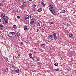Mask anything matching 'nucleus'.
I'll return each instance as SVG.
<instances>
[{"instance_id":"33","label":"nucleus","mask_w":76,"mask_h":76,"mask_svg":"<svg viewBox=\"0 0 76 76\" xmlns=\"http://www.w3.org/2000/svg\"><path fill=\"white\" fill-rule=\"evenodd\" d=\"M37 64L39 65L41 64V62H37Z\"/></svg>"},{"instance_id":"8","label":"nucleus","mask_w":76,"mask_h":76,"mask_svg":"<svg viewBox=\"0 0 76 76\" xmlns=\"http://www.w3.org/2000/svg\"><path fill=\"white\" fill-rule=\"evenodd\" d=\"M20 8L22 10H23L25 9V7H24V6L23 5H22L21 6H20Z\"/></svg>"},{"instance_id":"4","label":"nucleus","mask_w":76,"mask_h":76,"mask_svg":"<svg viewBox=\"0 0 76 76\" xmlns=\"http://www.w3.org/2000/svg\"><path fill=\"white\" fill-rule=\"evenodd\" d=\"M14 70L15 71L16 73H18V72H19V68H18L17 67H15V69H14Z\"/></svg>"},{"instance_id":"40","label":"nucleus","mask_w":76,"mask_h":76,"mask_svg":"<svg viewBox=\"0 0 76 76\" xmlns=\"http://www.w3.org/2000/svg\"><path fill=\"white\" fill-rule=\"evenodd\" d=\"M16 12H17V13H19V12H18V10L16 11Z\"/></svg>"},{"instance_id":"13","label":"nucleus","mask_w":76,"mask_h":76,"mask_svg":"<svg viewBox=\"0 0 76 76\" xmlns=\"http://www.w3.org/2000/svg\"><path fill=\"white\" fill-rule=\"evenodd\" d=\"M42 9L41 8H40L37 11L38 12H41V11H42Z\"/></svg>"},{"instance_id":"5","label":"nucleus","mask_w":76,"mask_h":76,"mask_svg":"<svg viewBox=\"0 0 76 76\" xmlns=\"http://www.w3.org/2000/svg\"><path fill=\"white\" fill-rule=\"evenodd\" d=\"M56 35H57L56 34V33L53 34V36L54 38L55 39H57V36H56Z\"/></svg>"},{"instance_id":"35","label":"nucleus","mask_w":76,"mask_h":76,"mask_svg":"<svg viewBox=\"0 0 76 76\" xmlns=\"http://www.w3.org/2000/svg\"><path fill=\"white\" fill-rule=\"evenodd\" d=\"M6 70L7 71H8V70H9V69L7 67V68L6 69Z\"/></svg>"},{"instance_id":"18","label":"nucleus","mask_w":76,"mask_h":76,"mask_svg":"<svg viewBox=\"0 0 76 76\" xmlns=\"http://www.w3.org/2000/svg\"><path fill=\"white\" fill-rule=\"evenodd\" d=\"M48 38H50V39H51V38H52L53 36H52V35H50L48 36Z\"/></svg>"},{"instance_id":"9","label":"nucleus","mask_w":76,"mask_h":76,"mask_svg":"<svg viewBox=\"0 0 76 76\" xmlns=\"http://www.w3.org/2000/svg\"><path fill=\"white\" fill-rule=\"evenodd\" d=\"M3 23L4 25L7 24V20H4Z\"/></svg>"},{"instance_id":"37","label":"nucleus","mask_w":76,"mask_h":76,"mask_svg":"<svg viewBox=\"0 0 76 76\" xmlns=\"http://www.w3.org/2000/svg\"><path fill=\"white\" fill-rule=\"evenodd\" d=\"M12 67L13 69H15V66H12Z\"/></svg>"},{"instance_id":"43","label":"nucleus","mask_w":76,"mask_h":76,"mask_svg":"<svg viewBox=\"0 0 76 76\" xmlns=\"http://www.w3.org/2000/svg\"><path fill=\"white\" fill-rule=\"evenodd\" d=\"M1 22V19H0V22Z\"/></svg>"},{"instance_id":"6","label":"nucleus","mask_w":76,"mask_h":76,"mask_svg":"<svg viewBox=\"0 0 76 76\" xmlns=\"http://www.w3.org/2000/svg\"><path fill=\"white\" fill-rule=\"evenodd\" d=\"M8 19V17L7 16H5L4 17H3V20H7Z\"/></svg>"},{"instance_id":"2","label":"nucleus","mask_w":76,"mask_h":76,"mask_svg":"<svg viewBox=\"0 0 76 76\" xmlns=\"http://www.w3.org/2000/svg\"><path fill=\"white\" fill-rule=\"evenodd\" d=\"M25 20L27 22H29V16L28 15H26L25 16Z\"/></svg>"},{"instance_id":"23","label":"nucleus","mask_w":76,"mask_h":76,"mask_svg":"<svg viewBox=\"0 0 76 76\" xmlns=\"http://www.w3.org/2000/svg\"><path fill=\"white\" fill-rule=\"evenodd\" d=\"M62 13H66V11L64 10H63L62 11Z\"/></svg>"},{"instance_id":"20","label":"nucleus","mask_w":76,"mask_h":76,"mask_svg":"<svg viewBox=\"0 0 76 76\" xmlns=\"http://www.w3.org/2000/svg\"><path fill=\"white\" fill-rule=\"evenodd\" d=\"M23 4V6H26V2H23L22 3Z\"/></svg>"},{"instance_id":"34","label":"nucleus","mask_w":76,"mask_h":76,"mask_svg":"<svg viewBox=\"0 0 76 76\" xmlns=\"http://www.w3.org/2000/svg\"><path fill=\"white\" fill-rule=\"evenodd\" d=\"M37 61H39V59L37 58Z\"/></svg>"},{"instance_id":"36","label":"nucleus","mask_w":76,"mask_h":76,"mask_svg":"<svg viewBox=\"0 0 76 76\" xmlns=\"http://www.w3.org/2000/svg\"><path fill=\"white\" fill-rule=\"evenodd\" d=\"M17 18L18 19H20V16H18L17 17Z\"/></svg>"},{"instance_id":"30","label":"nucleus","mask_w":76,"mask_h":76,"mask_svg":"<svg viewBox=\"0 0 76 76\" xmlns=\"http://www.w3.org/2000/svg\"><path fill=\"white\" fill-rule=\"evenodd\" d=\"M41 4H42L43 6H45V4H44V2H42Z\"/></svg>"},{"instance_id":"28","label":"nucleus","mask_w":76,"mask_h":76,"mask_svg":"<svg viewBox=\"0 0 76 76\" xmlns=\"http://www.w3.org/2000/svg\"><path fill=\"white\" fill-rule=\"evenodd\" d=\"M32 10H33V11H35L37 9L35 8H32Z\"/></svg>"},{"instance_id":"21","label":"nucleus","mask_w":76,"mask_h":76,"mask_svg":"<svg viewBox=\"0 0 76 76\" xmlns=\"http://www.w3.org/2000/svg\"><path fill=\"white\" fill-rule=\"evenodd\" d=\"M36 7V5L35 4H33L32 5V9H34Z\"/></svg>"},{"instance_id":"12","label":"nucleus","mask_w":76,"mask_h":76,"mask_svg":"<svg viewBox=\"0 0 76 76\" xmlns=\"http://www.w3.org/2000/svg\"><path fill=\"white\" fill-rule=\"evenodd\" d=\"M51 11V12L54 15H55V14H56V13L55 12V11Z\"/></svg>"},{"instance_id":"31","label":"nucleus","mask_w":76,"mask_h":76,"mask_svg":"<svg viewBox=\"0 0 76 76\" xmlns=\"http://www.w3.org/2000/svg\"><path fill=\"white\" fill-rule=\"evenodd\" d=\"M3 6V4L0 3V6Z\"/></svg>"},{"instance_id":"25","label":"nucleus","mask_w":76,"mask_h":76,"mask_svg":"<svg viewBox=\"0 0 76 76\" xmlns=\"http://www.w3.org/2000/svg\"><path fill=\"white\" fill-rule=\"evenodd\" d=\"M37 25L38 26H40V23H37Z\"/></svg>"},{"instance_id":"3","label":"nucleus","mask_w":76,"mask_h":76,"mask_svg":"<svg viewBox=\"0 0 76 76\" xmlns=\"http://www.w3.org/2000/svg\"><path fill=\"white\" fill-rule=\"evenodd\" d=\"M49 9L50 11H52V10H53V5H50L49 6Z\"/></svg>"},{"instance_id":"42","label":"nucleus","mask_w":76,"mask_h":76,"mask_svg":"<svg viewBox=\"0 0 76 76\" xmlns=\"http://www.w3.org/2000/svg\"><path fill=\"white\" fill-rule=\"evenodd\" d=\"M8 58H7L6 59V60H7V61H8Z\"/></svg>"},{"instance_id":"22","label":"nucleus","mask_w":76,"mask_h":76,"mask_svg":"<svg viewBox=\"0 0 76 76\" xmlns=\"http://www.w3.org/2000/svg\"><path fill=\"white\" fill-rule=\"evenodd\" d=\"M51 24L54 25V23L53 22H50V25H51Z\"/></svg>"},{"instance_id":"45","label":"nucleus","mask_w":76,"mask_h":76,"mask_svg":"<svg viewBox=\"0 0 76 76\" xmlns=\"http://www.w3.org/2000/svg\"><path fill=\"white\" fill-rule=\"evenodd\" d=\"M60 13H62V12H60Z\"/></svg>"},{"instance_id":"46","label":"nucleus","mask_w":76,"mask_h":76,"mask_svg":"<svg viewBox=\"0 0 76 76\" xmlns=\"http://www.w3.org/2000/svg\"><path fill=\"white\" fill-rule=\"evenodd\" d=\"M63 0L64 1V0Z\"/></svg>"},{"instance_id":"29","label":"nucleus","mask_w":76,"mask_h":76,"mask_svg":"<svg viewBox=\"0 0 76 76\" xmlns=\"http://www.w3.org/2000/svg\"><path fill=\"white\" fill-rule=\"evenodd\" d=\"M55 70H56V72L59 71V69L57 68Z\"/></svg>"},{"instance_id":"1","label":"nucleus","mask_w":76,"mask_h":76,"mask_svg":"<svg viewBox=\"0 0 76 76\" xmlns=\"http://www.w3.org/2000/svg\"><path fill=\"white\" fill-rule=\"evenodd\" d=\"M8 35L11 38H15V37H16V34L13 32H10L8 34Z\"/></svg>"},{"instance_id":"41","label":"nucleus","mask_w":76,"mask_h":76,"mask_svg":"<svg viewBox=\"0 0 76 76\" xmlns=\"http://www.w3.org/2000/svg\"><path fill=\"white\" fill-rule=\"evenodd\" d=\"M66 25L67 26H69V24H67Z\"/></svg>"},{"instance_id":"11","label":"nucleus","mask_w":76,"mask_h":76,"mask_svg":"<svg viewBox=\"0 0 76 76\" xmlns=\"http://www.w3.org/2000/svg\"><path fill=\"white\" fill-rule=\"evenodd\" d=\"M41 47H42V48H44V47H45V45L43 44H42L41 45Z\"/></svg>"},{"instance_id":"14","label":"nucleus","mask_w":76,"mask_h":76,"mask_svg":"<svg viewBox=\"0 0 76 76\" xmlns=\"http://www.w3.org/2000/svg\"><path fill=\"white\" fill-rule=\"evenodd\" d=\"M17 36L18 37H19V36H20V34L19 32H17Z\"/></svg>"},{"instance_id":"7","label":"nucleus","mask_w":76,"mask_h":76,"mask_svg":"<svg viewBox=\"0 0 76 76\" xmlns=\"http://www.w3.org/2000/svg\"><path fill=\"white\" fill-rule=\"evenodd\" d=\"M30 23L31 24H33L34 23V19H31L30 20Z\"/></svg>"},{"instance_id":"39","label":"nucleus","mask_w":76,"mask_h":76,"mask_svg":"<svg viewBox=\"0 0 76 76\" xmlns=\"http://www.w3.org/2000/svg\"><path fill=\"white\" fill-rule=\"evenodd\" d=\"M37 31H39V29H38V28H37Z\"/></svg>"},{"instance_id":"10","label":"nucleus","mask_w":76,"mask_h":76,"mask_svg":"<svg viewBox=\"0 0 76 76\" xmlns=\"http://www.w3.org/2000/svg\"><path fill=\"white\" fill-rule=\"evenodd\" d=\"M5 16L6 14L4 13H3L1 15V17H2V18H3L4 17H5Z\"/></svg>"},{"instance_id":"16","label":"nucleus","mask_w":76,"mask_h":76,"mask_svg":"<svg viewBox=\"0 0 76 76\" xmlns=\"http://www.w3.org/2000/svg\"><path fill=\"white\" fill-rule=\"evenodd\" d=\"M73 34H70L69 35V37L70 38H71V37H73Z\"/></svg>"},{"instance_id":"38","label":"nucleus","mask_w":76,"mask_h":76,"mask_svg":"<svg viewBox=\"0 0 76 76\" xmlns=\"http://www.w3.org/2000/svg\"><path fill=\"white\" fill-rule=\"evenodd\" d=\"M40 30H42V28L41 27H40L39 28Z\"/></svg>"},{"instance_id":"47","label":"nucleus","mask_w":76,"mask_h":76,"mask_svg":"<svg viewBox=\"0 0 76 76\" xmlns=\"http://www.w3.org/2000/svg\"><path fill=\"white\" fill-rule=\"evenodd\" d=\"M0 62H1V61H0Z\"/></svg>"},{"instance_id":"24","label":"nucleus","mask_w":76,"mask_h":76,"mask_svg":"<svg viewBox=\"0 0 76 76\" xmlns=\"http://www.w3.org/2000/svg\"><path fill=\"white\" fill-rule=\"evenodd\" d=\"M13 27L14 29H16V26L15 25H14L13 26Z\"/></svg>"},{"instance_id":"44","label":"nucleus","mask_w":76,"mask_h":76,"mask_svg":"<svg viewBox=\"0 0 76 76\" xmlns=\"http://www.w3.org/2000/svg\"><path fill=\"white\" fill-rule=\"evenodd\" d=\"M32 0H29V1H32Z\"/></svg>"},{"instance_id":"19","label":"nucleus","mask_w":76,"mask_h":76,"mask_svg":"<svg viewBox=\"0 0 76 76\" xmlns=\"http://www.w3.org/2000/svg\"><path fill=\"white\" fill-rule=\"evenodd\" d=\"M3 25L1 24L0 25V29H2V28H3Z\"/></svg>"},{"instance_id":"17","label":"nucleus","mask_w":76,"mask_h":76,"mask_svg":"<svg viewBox=\"0 0 76 76\" xmlns=\"http://www.w3.org/2000/svg\"><path fill=\"white\" fill-rule=\"evenodd\" d=\"M20 45H21V46H22L23 45V42H20Z\"/></svg>"},{"instance_id":"15","label":"nucleus","mask_w":76,"mask_h":76,"mask_svg":"<svg viewBox=\"0 0 76 76\" xmlns=\"http://www.w3.org/2000/svg\"><path fill=\"white\" fill-rule=\"evenodd\" d=\"M27 26H25L24 27V30H26V29H27Z\"/></svg>"},{"instance_id":"27","label":"nucleus","mask_w":76,"mask_h":76,"mask_svg":"<svg viewBox=\"0 0 76 76\" xmlns=\"http://www.w3.org/2000/svg\"><path fill=\"white\" fill-rule=\"evenodd\" d=\"M54 66H58V63H55L54 64Z\"/></svg>"},{"instance_id":"26","label":"nucleus","mask_w":76,"mask_h":76,"mask_svg":"<svg viewBox=\"0 0 76 76\" xmlns=\"http://www.w3.org/2000/svg\"><path fill=\"white\" fill-rule=\"evenodd\" d=\"M30 58H32V54L30 53L29 54Z\"/></svg>"},{"instance_id":"32","label":"nucleus","mask_w":76,"mask_h":76,"mask_svg":"<svg viewBox=\"0 0 76 76\" xmlns=\"http://www.w3.org/2000/svg\"><path fill=\"white\" fill-rule=\"evenodd\" d=\"M28 16L29 18V17H30V19H32V16H31V15H29Z\"/></svg>"}]
</instances>
